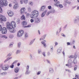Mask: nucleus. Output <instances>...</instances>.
Listing matches in <instances>:
<instances>
[{
    "mask_svg": "<svg viewBox=\"0 0 79 79\" xmlns=\"http://www.w3.org/2000/svg\"><path fill=\"white\" fill-rule=\"evenodd\" d=\"M61 50H62V48H59L57 51V54H59L60 53H61Z\"/></svg>",
    "mask_w": 79,
    "mask_h": 79,
    "instance_id": "f3484780",
    "label": "nucleus"
},
{
    "mask_svg": "<svg viewBox=\"0 0 79 79\" xmlns=\"http://www.w3.org/2000/svg\"><path fill=\"white\" fill-rule=\"evenodd\" d=\"M55 45H57L58 44V43H57V42H55Z\"/></svg>",
    "mask_w": 79,
    "mask_h": 79,
    "instance_id": "052dcab7",
    "label": "nucleus"
},
{
    "mask_svg": "<svg viewBox=\"0 0 79 79\" xmlns=\"http://www.w3.org/2000/svg\"><path fill=\"white\" fill-rule=\"evenodd\" d=\"M75 77L76 78L79 79V75L76 74L75 75Z\"/></svg>",
    "mask_w": 79,
    "mask_h": 79,
    "instance_id": "a19ab883",
    "label": "nucleus"
},
{
    "mask_svg": "<svg viewBox=\"0 0 79 79\" xmlns=\"http://www.w3.org/2000/svg\"><path fill=\"white\" fill-rule=\"evenodd\" d=\"M26 16L27 17H29V16H30V14H29V13H28L27 14Z\"/></svg>",
    "mask_w": 79,
    "mask_h": 79,
    "instance_id": "680f3d73",
    "label": "nucleus"
},
{
    "mask_svg": "<svg viewBox=\"0 0 79 79\" xmlns=\"http://www.w3.org/2000/svg\"><path fill=\"white\" fill-rule=\"evenodd\" d=\"M68 67L69 68H72V64H73V60L70 59L68 61Z\"/></svg>",
    "mask_w": 79,
    "mask_h": 79,
    "instance_id": "0eeeda50",
    "label": "nucleus"
},
{
    "mask_svg": "<svg viewBox=\"0 0 79 79\" xmlns=\"http://www.w3.org/2000/svg\"><path fill=\"white\" fill-rule=\"evenodd\" d=\"M41 73V71H40L38 72L37 73V75H39V74H40Z\"/></svg>",
    "mask_w": 79,
    "mask_h": 79,
    "instance_id": "603ef678",
    "label": "nucleus"
},
{
    "mask_svg": "<svg viewBox=\"0 0 79 79\" xmlns=\"http://www.w3.org/2000/svg\"><path fill=\"white\" fill-rule=\"evenodd\" d=\"M32 55L31 54H30V59L31 60H32L33 58H32Z\"/></svg>",
    "mask_w": 79,
    "mask_h": 79,
    "instance_id": "4c0bfd02",
    "label": "nucleus"
},
{
    "mask_svg": "<svg viewBox=\"0 0 79 79\" xmlns=\"http://www.w3.org/2000/svg\"><path fill=\"white\" fill-rule=\"evenodd\" d=\"M36 18L34 19L35 23H40V19L39 18Z\"/></svg>",
    "mask_w": 79,
    "mask_h": 79,
    "instance_id": "1a4fd4ad",
    "label": "nucleus"
},
{
    "mask_svg": "<svg viewBox=\"0 0 79 79\" xmlns=\"http://www.w3.org/2000/svg\"><path fill=\"white\" fill-rule=\"evenodd\" d=\"M55 13V10H53L51 12H48V13L49 15L50 13Z\"/></svg>",
    "mask_w": 79,
    "mask_h": 79,
    "instance_id": "473e14b6",
    "label": "nucleus"
},
{
    "mask_svg": "<svg viewBox=\"0 0 79 79\" xmlns=\"http://www.w3.org/2000/svg\"><path fill=\"white\" fill-rule=\"evenodd\" d=\"M60 2L58 1L56 3H55L54 5L56 6H59V5H60Z\"/></svg>",
    "mask_w": 79,
    "mask_h": 79,
    "instance_id": "412c9836",
    "label": "nucleus"
},
{
    "mask_svg": "<svg viewBox=\"0 0 79 79\" xmlns=\"http://www.w3.org/2000/svg\"><path fill=\"white\" fill-rule=\"evenodd\" d=\"M45 8H46V6H42L40 9L41 11H44V9H45Z\"/></svg>",
    "mask_w": 79,
    "mask_h": 79,
    "instance_id": "aec40b11",
    "label": "nucleus"
},
{
    "mask_svg": "<svg viewBox=\"0 0 79 79\" xmlns=\"http://www.w3.org/2000/svg\"><path fill=\"white\" fill-rule=\"evenodd\" d=\"M5 65H3V64H1L0 65V67L2 68V70H3V69H2V68H5Z\"/></svg>",
    "mask_w": 79,
    "mask_h": 79,
    "instance_id": "c756f323",
    "label": "nucleus"
},
{
    "mask_svg": "<svg viewBox=\"0 0 79 79\" xmlns=\"http://www.w3.org/2000/svg\"><path fill=\"white\" fill-rule=\"evenodd\" d=\"M6 27L7 29H8L10 32L14 33L16 32V31L14 29V28L11 27L10 25V22H7L6 23Z\"/></svg>",
    "mask_w": 79,
    "mask_h": 79,
    "instance_id": "f257e3e1",
    "label": "nucleus"
},
{
    "mask_svg": "<svg viewBox=\"0 0 79 79\" xmlns=\"http://www.w3.org/2000/svg\"><path fill=\"white\" fill-rule=\"evenodd\" d=\"M41 43L42 44L44 45V48H45L46 47H47V45H46V44L45 43V42L42 41L41 42Z\"/></svg>",
    "mask_w": 79,
    "mask_h": 79,
    "instance_id": "c85d7f7f",
    "label": "nucleus"
},
{
    "mask_svg": "<svg viewBox=\"0 0 79 79\" xmlns=\"http://www.w3.org/2000/svg\"><path fill=\"white\" fill-rule=\"evenodd\" d=\"M28 10L29 12L31 11V7H29L28 8Z\"/></svg>",
    "mask_w": 79,
    "mask_h": 79,
    "instance_id": "37998d69",
    "label": "nucleus"
},
{
    "mask_svg": "<svg viewBox=\"0 0 79 79\" xmlns=\"http://www.w3.org/2000/svg\"><path fill=\"white\" fill-rule=\"evenodd\" d=\"M7 13L9 16H13V12L10 10H8Z\"/></svg>",
    "mask_w": 79,
    "mask_h": 79,
    "instance_id": "9b49d317",
    "label": "nucleus"
},
{
    "mask_svg": "<svg viewBox=\"0 0 79 79\" xmlns=\"http://www.w3.org/2000/svg\"><path fill=\"white\" fill-rule=\"evenodd\" d=\"M77 34V31H75V34L76 35Z\"/></svg>",
    "mask_w": 79,
    "mask_h": 79,
    "instance_id": "338daca9",
    "label": "nucleus"
},
{
    "mask_svg": "<svg viewBox=\"0 0 79 79\" xmlns=\"http://www.w3.org/2000/svg\"><path fill=\"white\" fill-rule=\"evenodd\" d=\"M45 37H46V35H44L41 37V38H40V40H44V39H45Z\"/></svg>",
    "mask_w": 79,
    "mask_h": 79,
    "instance_id": "b1692460",
    "label": "nucleus"
},
{
    "mask_svg": "<svg viewBox=\"0 0 79 79\" xmlns=\"http://www.w3.org/2000/svg\"><path fill=\"white\" fill-rule=\"evenodd\" d=\"M9 68V65L6 64L5 66H4V67H2V69L3 70H7Z\"/></svg>",
    "mask_w": 79,
    "mask_h": 79,
    "instance_id": "ddd939ff",
    "label": "nucleus"
},
{
    "mask_svg": "<svg viewBox=\"0 0 79 79\" xmlns=\"http://www.w3.org/2000/svg\"><path fill=\"white\" fill-rule=\"evenodd\" d=\"M61 35L62 36L64 37H66V35H64V34L63 33H62V34H61Z\"/></svg>",
    "mask_w": 79,
    "mask_h": 79,
    "instance_id": "5fc2aeb1",
    "label": "nucleus"
},
{
    "mask_svg": "<svg viewBox=\"0 0 79 79\" xmlns=\"http://www.w3.org/2000/svg\"><path fill=\"white\" fill-rule=\"evenodd\" d=\"M7 73L6 72H4L0 73V75L1 76H5L6 74Z\"/></svg>",
    "mask_w": 79,
    "mask_h": 79,
    "instance_id": "a878e982",
    "label": "nucleus"
},
{
    "mask_svg": "<svg viewBox=\"0 0 79 79\" xmlns=\"http://www.w3.org/2000/svg\"><path fill=\"white\" fill-rule=\"evenodd\" d=\"M9 24L10 26V27H13V28H15L16 26V23L15 21H12L11 22V23H9Z\"/></svg>",
    "mask_w": 79,
    "mask_h": 79,
    "instance_id": "39448f33",
    "label": "nucleus"
},
{
    "mask_svg": "<svg viewBox=\"0 0 79 79\" xmlns=\"http://www.w3.org/2000/svg\"><path fill=\"white\" fill-rule=\"evenodd\" d=\"M14 37V36H13V35H9V37L10 38V39H12V38H13V37Z\"/></svg>",
    "mask_w": 79,
    "mask_h": 79,
    "instance_id": "c9c22d12",
    "label": "nucleus"
},
{
    "mask_svg": "<svg viewBox=\"0 0 79 79\" xmlns=\"http://www.w3.org/2000/svg\"><path fill=\"white\" fill-rule=\"evenodd\" d=\"M22 24L23 26H26L27 24V22L25 21H23L22 22Z\"/></svg>",
    "mask_w": 79,
    "mask_h": 79,
    "instance_id": "5701e85b",
    "label": "nucleus"
},
{
    "mask_svg": "<svg viewBox=\"0 0 79 79\" xmlns=\"http://www.w3.org/2000/svg\"><path fill=\"white\" fill-rule=\"evenodd\" d=\"M67 45H70V43L67 42Z\"/></svg>",
    "mask_w": 79,
    "mask_h": 79,
    "instance_id": "e2e57ef3",
    "label": "nucleus"
},
{
    "mask_svg": "<svg viewBox=\"0 0 79 79\" xmlns=\"http://www.w3.org/2000/svg\"><path fill=\"white\" fill-rule=\"evenodd\" d=\"M59 6L60 8H63V5L61 4H60Z\"/></svg>",
    "mask_w": 79,
    "mask_h": 79,
    "instance_id": "8fccbe9b",
    "label": "nucleus"
},
{
    "mask_svg": "<svg viewBox=\"0 0 79 79\" xmlns=\"http://www.w3.org/2000/svg\"><path fill=\"white\" fill-rule=\"evenodd\" d=\"M18 60H15L12 63H13V64H15V63H18Z\"/></svg>",
    "mask_w": 79,
    "mask_h": 79,
    "instance_id": "a18cd8bd",
    "label": "nucleus"
},
{
    "mask_svg": "<svg viewBox=\"0 0 79 79\" xmlns=\"http://www.w3.org/2000/svg\"><path fill=\"white\" fill-rule=\"evenodd\" d=\"M35 40V39L31 41L29 44V45H32V44L34 43V42Z\"/></svg>",
    "mask_w": 79,
    "mask_h": 79,
    "instance_id": "4be33fe9",
    "label": "nucleus"
},
{
    "mask_svg": "<svg viewBox=\"0 0 79 79\" xmlns=\"http://www.w3.org/2000/svg\"><path fill=\"white\" fill-rule=\"evenodd\" d=\"M29 5H31V6H32V5H33V2H30L29 3Z\"/></svg>",
    "mask_w": 79,
    "mask_h": 79,
    "instance_id": "ea45409f",
    "label": "nucleus"
},
{
    "mask_svg": "<svg viewBox=\"0 0 79 79\" xmlns=\"http://www.w3.org/2000/svg\"><path fill=\"white\" fill-rule=\"evenodd\" d=\"M30 21L31 23H33L34 21V20H33V19H31L30 20Z\"/></svg>",
    "mask_w": 79,
    "mask_h": 79,
    "instance_id": "13d9d810",
    "label": "nucleus"
},
{
    "mask_svg": "<svg viewBox=\"0 0 79 79\" xmlns=\"http://www.w3.org/2000/svg\"><path fill=\"white\" fill-rule=\"evenodd\" d=\"M19 6H18V4H15L14 6V8L15 9H16L17 8H18Z\"/></svg>",
    "mask_w": 79,
    "mask_h": 79,
    "instance_id": "6ab92c4d",
    "label": "nucleus"
},
{
    "mask_svg": "<svg viewBox=\"0 0 79 79\" xmlns=\"http://www.w3.org/2000/svg\"><path fill=\"white\" fill-rule=\"evenodd\" d=\"M42 53V50L41 49L39 50L38 51V54H40V53Z\"/></svg>",
    "mask_w": 79,
    "mask_h": 79,
    "instance_id": "e433bc0d",
    "label": "nucleus"
},
{
    "mask_svg": "<svg viewBox=\"0 0 79 79\" xmlns=\"http://www.w3.org/2000/svg\"><path fill=\"white\" fill-rule=\"evenodd\" d=\"M47 61L48 63H50V60H47Z\"/></svg>",
    "mask_w": 79,
    "mask_h": 79,
    "instance_id": "69168bd1",
    "label": "nucleus"
},
{
    "mask_svg": "<svg viewBox=\"0 0 79 79\" xmlns=\"http://www.w3.org/2000/svg\"><path fill=\"white\" fill-rule=\"evenodd\" d=\"M2 12H3V10H2V8H1V7L0 6V12L2 13Z\"/></svg>",
    "mask_w": 79,
    "mask_h": 79,
    "instance_id": "de8ad7c7",
    "label": "nucleus"
},
{
    "mask_svg": "<svg viewBox=\"0 0 79 79\" xmlns=\"http://www.w3.org/2000/svg\"><path fill=\"white\" fill-rule=\"evenodd\" d=\"M11 58H12V57H10V58H7V59H8V60H11Z\"/></svg>",
    "mask_w": 79,
    "mask_h": 79,
    "instance_id": "0e129e2a",
    "label": "nucleus"
},
{
    "mask_svg": "<svg viewBox=\"0 0 79 79\" xmlns=\"http://www.w3.org/2000/svg\"><path fill=\"white\" fill-rule=\"evenodd\" d=\"M29 66L27 65L26 67V71L25 73L26 74H28L30 73V71H29Z\"/></svg>",
    "mask_w": 79,
    "mask_h": 79,
    "instance_id": "f8f14e48",
    "label": "nucleus"
},
{
    "mask_svg": "<svg viewBox=\"0 0 79 79\" xmlns=\"http://www.w3.org/2000/svg\"><path fill=\"white\" fill-rule=\"evenodd\" d=\"M27 37H28V35L27 33H25V38H26Z\"/></svg>",
    "mask_w": 79,
    "mask_h": 79,
    "instance_id": "c03bdc74",
    "label": "nucleus"
},
{
    "mask_svg": "<svg viewBox=\"0 0 79 79\" xmlns=\"http://www.w3.org/2000/svg\"><path fill=\"white\" fill-rule=\"evenodd\" d=\"M14 64H13L12 63L11 64V65L10 66V68H14Z\"/></svg>",
    "mask_w": 79,
    "mask_h": 79,
    "instance_id": "f704fd0d",
    "label": "nucleus"
},
{
    "mask_svg": "<svg viewBox=\"0 0 79 79\" xmlns=\"http://www.w3.org/2000/svg\"><path fill=\"white\" fill-rule=\"evenodd\" d=\"M73 63L74 64H76V63H77V60H76V59H74Z\"/></svg>",
    "mask_w": 79,
    "mask_h": 79,
    "instance_id": "72a5a7b5",
    "label": "nucleus"
},
{
    "mask_svg": "<svg viewBox=\"0 0 79 79\" xmlns=\"http://www.w3.org/2000/svg\"><path fill=\"white\" fill-rule=\"evenodd\" d=\"M0 37H2L3 38H5V39H7V37L6 36L3 35H0Z\"/></svg>",
    "mask_w": 79,
    "mask_h": 79,
    "instance_id": "393cba45",
    "label": "nucleus"
},
{
    "mask_svg": "<svg viewBox=\"0 0 79 79\" xmlns=\"http://www.w3.org/2000/svg\"><path fill=\"white\" fill-rule=\"evenodd\" d=\"M74 57V56H69V58H73Z\"/></svg>",
    "mask_w": 79,
    "mask_h": 79,
    "instance_id": "58836bf2",
    "label": "nucleus"
},
{
    "mask_svg": "<svg viewBox=\"0 0 79 79\" xmlns=\"http://www.w3.org/2000/svg\"><path fill=\"white\" fill-rule=\"evenodd\" d=\"M31 26L30 25H27V26H25L24 27H31Z\"/></svg>",
    "mask_w": 79,
    "mask_h": 79,
    "instance_id": "09e8293b",
    "label": "nucleus"
},
{
    "mask_svg": "<svg viewBox=\"0 0 79 79\" xmlns=\"http://www.w3.org/2000/svg\"><path fill=\"white\" fill-rule=\"evenodd\" d=\"M6 21V19L5 17L0 15V23H2V21Z\"/></svg>",
    "mask_w": 79,
    "mask_h": 79,
    "instance_id": "20e7f679",
    "label": "nucleus"
},
{
    "mask_svg": "<svg viewBox=\"0 0 79 79\" xmlns=\"http://www.w3.org/2000/svg\"><path fill=\"white\" fill-rule=\"evenodd\" d=\"M49 73H53V69L52 68L49 69Z\"/></svg>",
    "mask_w": 79,
    "mask_h": 79,
    "instance_id": "bb28decb",
    "label": "nucleus"
},
{
    "mask_svg": "<svg viewBox=\"0 0 79 79\" xmlns=\"http://www.w3.org/2000/svg\"><path fill=\"white\" fill-rule=\"evenodd\" d=\"M21 42L18 43V47L19 48H20L21 47Z\"/></svg>",
    "mask_w": 79,
    "mask_h": 79,
    "instance_id": "2f4dec72",
    "label": "nucleus"
},
{
    "mask_svg": "<svg viewBox=\"0 0 79 79\" xmlns=\"http://www.w3.org/2000/svg\"><path fill=\"white\" fill-rule=\"evenodd\" d=\"M21 19L22 20L24 19V20H25V19H26V18H25V16H24V15H23L21 16Z\"/></svg>",
    "mask_w": 79,
    "mask_h": 79,
    "instance_id": "7c9ffc66",
    "label": "nucleus"
},
{
    "mask_svg": "<svg viewBox=\"0 0 79 79\" xmlns=\"http://www.w3.org/2000/svg\"><path fill=\"white\" fill-rule=\"evenodd\" d=\"M18 78V77H15L14 79H17Z\"/></svg>",
    "mask_w": 79,
    "mask_h": 79,
    "instance_id": "774afa93",
    "label": "nucleus"
},
{
    "mask_svg": "<svg viewBox=\"0 0 79 79\" xmlns=\"http://www.w3.org/2000/svg\"><path fill=\"white\" fill-rule=\"evenodd\" d=\"M65 71H68V72H69V73H71V71L69 70L65 69Z\"/></svg>",
    "mask_w": 79,
    "mask_h": 79,
    "instance_id": "864d4df0",
    "label": "nucleus"
},
{
    "mask_svg": "<svg viewBox=\"0 0 79 79\" xmlns=\"http://www.w3.org/2000/svg\"><path fill=\"white\" fill-rule=\"evenodd\" d=\"M50 48H51V51H53V46H50Z\"/></svg>",
    "mask_w": 79,
    "mask_h": 79,
    "instance_id": "79ce46f5",
    "label": "nucleus"
},
{
    "mask_svg": "<svg viewBox=\"0 0 79 79\" xmlns=\"http://www.w3.org/2000/svg\"><path fill=\"white\" fill-rule=\"evenodd\" d=\"M1 31L2 32V33L3 34H6L7 30L6 29V27H3Z\"/></svg>",
    "mask_w": 79,
    "mask_h": 79,
    "instance_id": "6e6552de",
    "label": "nucleus"
},
{
    "mask_svg": "<svg viewBox=\"0 0 79 79\" xmlns=\"http://www.w3.org/2000/svg\"><path fill=\"white\" fill-rule=\"evenodd\" d=\"M42 54L43 56H45V52H43Z\"/></svg>",
    "mask_w": 79,
    "mask_h": 79,
    "instance_id": "4d7b16f0",
    "label": "nucleus"
},
{
    "mask_svg": "<svg viewBox=\"0 0 79 79\" xmlns=\"http://www.w3.org/2000/svg\"><path fill=\"white\" fill-rule=\"evenodd\" d=\"M47 12V10H46L45 11L43 12L41 14V16L42 18L43 17H44L45 16V14Z\"/></svg>",
    "mask_w": 79,
    "mask_h": 79,
    "instance_id": "2eb2a0df",
    "label": "nucleus"
},
{
    "mask_svg": "<svg viewBox=\"0 0 79 79\" xmlns=\"http://www.w3.org/2000/svg\"><path fill=\"white\" fill-rule=\"evenodd\" d=\"M21 50H17L16 52V54H17H17H19V53H21Z\"/></svg>",
    "mask_w": 79,
    "mask_h": 79,
    "instance_id": "cd10ccee",
    "label": "nucleus"
},
{
    "mask_svg": "<svg viewBox=\"0 0 79 79\" xmlns=\"http://www.w3.org/2000/svg\"><path fill=\"white\" fill-rule=\"evenodd\" d=\"M19 71V67H17L15 68V72L16 73H18Z\"/></svg>",
    "mask_w": 79,
    "mask_h": 79,
    "instance_id": "a211bd4d",
    "label": "nucleus"
},
{
    "mask_svg": "<svg viewBox=\"0 0 79 79\" xmlns=\"http://www.w3.org/2000/svg\"><path fill=\"white\" fill-rule=\"evenodd\" d=\"M39 16V12L35 10L33 11L31 14L30 17L31 18H36Z\"/></svg>",
    "mask_w": 79,
    "mask_h": 79,
    "instance_id": "f03ea898",
    "label": "nucleus"
},
{
    "mask_svg": "<svg viewBox=\"0 0 79 79\" xmlns=\"http://www.w3.org/2000/svg\"><path fill=\"white\" fill-rule=\"evenodd\" d=\"M8 5V2L6 0H0V6L1 7H3L4 6H6Z\"/></svg>",
    "mask_w": 79,
    "mask_h": 79,
    "instance_id": "7ed1b4c3",
    "label": "nucleus"
},
{
    "mask_svg": "<svg viewBox=\"0 0 79 79\" xmlns=\"http://www.w3.org/2000/svg\"><path fill=\"white\" fill-rule=\"evenodd\" d=\"M28 0H23H23H20V3L21 4H23V2L25 4H26L27 3Z\"/></svg>",
    "mask_w": 79,
    "mask_h": 79,
    "instance_id": "dca6fc26",
    "label": "nucleus"
},
{
    "mask_svg": "<svg viewBox=\"0 0 79 79\" xmlns=\"http://www.w3.org/2000/svg\"><path fill=\"white\" fill-rule=\"evenodd\" d=\"M26 10V9L25 8L23 7L21 8L20 10V13L21 14H23L24 12H25V10Z\"/></svg>",
    "mask_w": 79,
    "mask_h": 79,
    "instance_id": "4468645a",
    "label": "nucleus"
},
{
    "mask_svg": "<svg viewBox=\"0 0 79 79\" xmlns=\"http://www.w3.org/2000/svg\"><path fill=\"white\" fill-rule=\"evenodd\" d=\"M48 9H49V10H50V9H51V8H52V6H48Z\"/></svg>",
    "mask_w": 79,
    "mask_h": 79,
    "instance_id": "3c124183",
    "label": "nucleus"
},
{
    "mask_svg": "<svg viewBox=\"0 0 79 79\" xmlns=\"http://www.w3.org/2000/svg\"><path fill=\"white\" fill-rule=\"evenodd\" d=\"M8 61V59L7 58V59H6V60H5V61H4V63H6V62H7V61Z\"/></svg>",
    "mask_w": 79,
    "mask_h": 79,
    "instance_id": "bf43d9fd",
    "label": "nucleus"
},
{
    "mask_svg": "<svg viewBox=\"0 0 79 79\" xmlns=\"http://www.w3.org/2000/svg\"><path fill=\"white\" fill-rule=\"evenodd\" d=\"M12 47H13V44H10L9 46V47H10V48H11Z\"/></svg>",
    "mask_w": 79,
    "mask_h": 79,
    "instance_id": "49530a36",
    "label": "nucleus"
},
{
    "mask_svg": "<svg viewBox=\"0 0 79 79\" xmlns=\"http://www.w3.org/2000/svg\"><path fill=\"white\" fill-rule=\"evenodd\" d=\"M79 21V16H77L74 19V23H77Z\"/></svg>",
    "mask_w": 79,
    "mask_h": 79,
    "instance_id": "9d476101",
    "label": "nucleus"
},
{
    "mask_svg": "<svg viewBox=\"0 0 79 79\" xmlns=\"http://www.w3.org/2000/svg\"><path fill=\"white\" fill-rule=\"evenodd\" d=\"M24 34V31L21 30L19 31L17 33V37H21Z\"/></svg>",
    "mask_w": 79,
    "mask_h": 79,
    "instance_id": "423d86ee",
    "label": "nucleus"
},
{
    "mask_svg": "<svg viewBox=\"0 0 79 79\" xmlns=\"http://www.w3.org/2000/svg\"><path fill=\"white\" fill-rule=\"evenodd\" d=\"M2 26L0 25V31H1L2 30Z\"/></svg>",
    "mask_w": 79,
    "mask_h": 79,
    "instance_id": "6e6d98bb",
    "label": "nucleus"
}]
</instances>
